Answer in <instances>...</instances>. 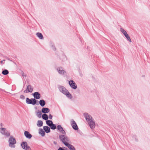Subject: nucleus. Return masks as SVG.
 <instances>
[{"label":"nucleus","instance_id":"f03ea898","mask_svg":"<svg viewBox=\"0 0 150 150\" xmlns=\"http://www.w3.org/2000/svg\"><path fill=\"white\" fill-rule=\"evenodd\" d=\"M9 146L11 148H14L15 147V144L16 143V139L13 137L11 136L8 140Z\"/></svg>","mask_w":150,"mask_h":150},{"label":"nucleus","instance_id":"a211bd4d","mask_svg":"<svg viewBox=\"0 0 150 150\" xmlns=\"http://www.w3.org/2000/svg\"><path fill=\"white\" fill-rule=\"evenodd\" d=\"M43 129L46 133H48L50 131V127L47 126H44L43 127Z\"/></svg>","mask_w":150,"mask_h":150},{"label":"nucleus","instance_id":"f257e3e1","mask_svg":"<svg viewBox=\"0 0 150 150\" xmlns=\"http://www.w3.org/2000/svg\"><path fill=\"white\" fill-rule=\"evenodd\" d=\"M58 88L60 92L65 95L67 97L70 98H71V94L64 87L61 86H59Z\"/></svg>","mask_w":150,"mask_h":150},{"label":"nucleus","instance_id":"5701e85b","mask_svg":"<svg viewBox=\"0 0 150 150\" xmlns=\"http://www.w3.org/2000/svg\"><path fill=\"white\" fill-rule=\"evenodd\" d=\"M43 122L41 120H38L37 123V126L38 127H40L42 126Z\"/></svg>","mask_w":150,"mask_h":150},{"label":"nucleus","instance_id":"b1692460","mask_svg":"<svg viewBox=\"0 0 150 150\" xmlns=\"http://www.w3.org/2000/svg\"><path fill=\"white\" fill-rule=\"evenodd\" d=\"M46 123L47 125L49 126H50V125L52 124H53L52 122V121L49 120H46Z\"/></svg>","mask_w":150,"mask_h":150},{"label":"nucleus","instance_id":"39448f33","mask_svg":"<svg viewBox=\"0 0 150 150\" xmlns=\"http://www.w3.org/2000/svg\"><path fill=\"white\" fill-rule=\"evenodd\" d=\"M37 100L35 99L31 98L29 99L27 98L26 99V103L28 104H32L33 105H35L36 104Z\"/></svg>","mask_w":150,"mask_h":150},{"label":"nucleus","instance_id":"c85d7f7f","mask_svg":"<svg viewBox=\"0 0 150 150\" xmlns=\"http://www.w3.org/2000/svg\"><path fill=\"white\" fill-rule=\"evenodd\" d=\"M51 128L52 129H55L56 128V125L53 124H53H52V125H50V126Z\"/></svg>","mask_w":150,"mask_h":150},{"label":"nucleus","instance_id":"4be33fe9","mask_svg":"<svg viewBox=\"0 0 150 150\" xmlns=\"http://www.w3.org/2000/svg\"><path fill=\"white\" fill-rule=\"evenodd\" d=\"M36 35L40 39H42L43 38V36L42 34L40 33H36Z\"/></svg>","mask_w":150,"mask_h":150},{"label":"nucleus","instance_id":"bb28decb","mask_svg":"<svg viewBox=\"0 0 150 150\" xmlns=\"http://www.w3.org/2000/svg\"><path fill=\"white\" fill-rule=\"evenodd\" d=\"M9 73L8 71L7 70H5L2 71V74L4 75H6Z\"/></svg>","mask_w":150,"mask_h":150},{"label":"nucleus","instance_id":"7c9ffc66","mask_svg":"<svg viewBox=\"0 0 150 150\" xmlns=\"http://www.w3.org/2000/svg\"><path fill=\"white\" fill-rule=\"evenodd\" d=\"M52 115L51 114H50L49 115V118L50 119H52Z\"/></svg>","mask_w":150,"mask_h":150},{"label":"nucleus","instance_id":"f8f14e48","mask_svg":"<svg viewBox=\"0 0 150 150\" xmlns=\"http://www.w3.org/2000/svg\"><path fill=\"white\" fill-rule=\"evenodd\" d=\"M71 124L73 129L75 130H78L79 128L76 122L73 120L71 121Z\"/></svg>","mask_w":150,"mask_h":150},{"label":"nucleus","instance_id":"f704fd0d","mask_svg":"<svg viewBox=\"0 0 150 150\" xmlns=\"http://www.w3.org/2000/svg\"><path fill=\"white\" fill-rule=\"evenodd\" d=\"M3 61H1V64H3Z\"/></svg>","mask_w":150,"mask_h":150},{"label":"nucleus","instance_id":"2eb2a0df","mask_svg":"<svg viewBox=\"0 0 150 150\" xmlns=\"http://www.w3.org/2000/svg\"><path fill=\"white\" fill-rule=\"evenodd\" d=\"M65 146H67L70 150H76L75 148L72 145L69 144H66Z\"/></svg>","mask_w":150,"mask_h":150},{"label":"nucleus","instance_id":"72a5a7b5","mask_svg":"<svg viewBox=\"0 0 150 150\" xmlns=\"http://www.w3.org/2000/svg\"><path fill=\"white\" fill-rule=\"evenodd\" d=\"M53 143L55 145L57 144V142L55 141H54L53 142Z\"/></svg>","mask_w":150,"mask_h":150},{"label":"nucleus","instance_id":"c756f323","mask_svg":"<svg viewBox=\"0 0 150 150\" xmlns=\"http://www.w3.org/2000/svg\"><path fill=\"white\" fill-rule=\"evenodd\" d=\"M20 98L23 100L25 99V97L24 95H22L20 96Z\"/></svg>","mask_w":150,"mask_h":150},{"label":"nucleus","instance_id":"2f4dec72","mask_svg":"<svg viewBox=\"0 0 150 150\" xmlns=\"http://www.w3.org/2000/svg\"><path fill=\"white\" fill-rule=\"evenodd\" d=\"M58 150H65L64 149L62 148V147H59Z\"/></svg>","mask_w":150,"mask_h":150},{"label":"nucleus","instance_id":"9d476101","mask_svg":"<svg viewBox=\"0 0 150 150\" xmlns=\"http://www.w3.org/2000/svg\"><path fill=\"white\" fill-rule=\"evenodd\" d=\"M33 91V88L30 85H28L25 90L24 91L25 93H28L29 92L31 93Z\"/></svg>","mask_w":150,"mask_h":150},{"label":"nucleus","instance_id":"6ab92c4d","mask_svg":"<svg viewBox=\"0 0 150 150\" xmlns=\"http://www.w3.org/2000/svg\"><path fill=\"white\" fill-rule=\"evenodd\" d=\"M39 134L42 137H44L45 134V131L42 129H39Z\"/></svg>","mask_w":150,"mask_h":150},{"label":"nucleus","instance_id":"aec40b11","mask_svg":"<svg viewBox=\"0 0 150 150\" xmlns=\"http://www.w3.org/2000/svg\"><path fill=\"white\" fill-rule=\"evenodd\" d=\"M39 103L41 106L43 107L45 105L46 103L43 100H40L39 101Z\"/></svg>","mask_w":150,"mask_h":150},{"label":"nucleus","instance_id":"20e7f679","mask_svg":"<svg viewBox=\"0 0 150 150\" xmlns=\"http://www.w3.org/2000/svg\"><path fill=\"white\" fill-rule=\"evenodd\" d=\"M56 69L58 73L60 75H64L66 73V71L62 67H57Z\"/></svg>","mask_w":150,"mask_h":150},{"label":"nucleus","instance_id":"c9c22d12","mask_svg":"<svg viewBox=\"0 0 150 150\" xmlns=\"http://www.w3.org/2000/svg\"><path fill=\"white\" fill-rule=\"evenodd\" d=\"M5 60L4 59V60H3V61H5Z\"/></svg>","mask_w":150,"mask_h":150},{"label":"nucleus","instance_id":"dca6fc26","mask_svg":"<svg viewBox=\"0 0 150 150\" xmlns=\"http://www.w3.org/2000/svg\"><path fill=\"white\" fill-rule=\"evenodd\" d=\"M50 111L49 109L47 108H43L41 110V112L44 114L48 113Z\"/></svg>","mask_w":150,"mask_h":150},{"label":"nucleus","instance_id":"4468645a","mask_svg":"<svg viewBox=\"0 0 150 150\" xmlns=\"http://www.w3.org/2000/svg\"><path fill=\"white\" fill-rule=\"evenodd\" d=\"M57 128L58 130H59L61 133L63 134H65V132L60 125H58L57 127Z\"/></svg>","mask_w":150,"mask_h":150},{"label":"nucleus","instance_id":"ddd939ff","mask_svg":"<svg viewBox=\"0 0 150 150\" xmlns=\"http://www.w3.org/2000/svg\"><path fill=\"white\" fill-rule=\"evenodd\" d=\"M33 96L35 98L37 99H39L41 97V95L38 92L34 93L33 94Z\"/></svg>","mask_w":150,"mask_h":150},{"label":"nucleus","instance_id":"9b49d317","mask_svg":"<svg viewBox=\"0 0 150 150\" xmlns=\"http://www.w3.org/2000/svg\"><path fill=\"white\" fill-rule=\"evenodd\" d=\"M69 84L70 86L72 88L74 89H75L77 88V85L75 83L74 81L73 80H71L69 81Z\"/></svg>","mask_w":150,"mask_h":150},{"label":"nucleus","instance_id":"cd10ccee","mask_svg":"<svg viewBox=\"0 0 150 150\" xmlns=\"http://www.w3.org/2000/svg\"><path fill=\"white\" fill-rule=\"evenodd\" d=\"M125 37L126 38L127 40L129 41L130 42H132V40L129 35L127 34V35L125 36Z\"/></svg>","mask_w":150,"mask_h":150},{"label":"nucleus","instance_id":"473e14b6","mask_svg":"<svg viewBox=\"0 0 150 150\" xmlns=\"http://www.w3.org/2000/svg\"><path fill=\"white\" fill-rule=\"evenodd\" d=\"M52 49L53 50H56V49L55 48H54V47L52 46Z\"/></svg>","mask_w":150,"mask_h":150},{"label":"nucleus","instance_id":"393cba45","mask_svg":"<svg viewBox=\"0 0 150 150\" xmlns=\"http://www.w3.org/2000/svg\"><path fill=\"white\" fill-rule=\"evenodd\" d=\"M42 117L43 119L45 120H47L48 119V115L45 114H43L42 116Z\"/></svg>","mask_w":150,"mask_h":150},{"label":"nucleus","instance_id":"6e6552de","mask_svg":"<svg viewBox=\"0 0 150 150\" xmlns=\"http://www.w3.org/2000/svg\"><path fill=\"white\" fill-rule=\"evenodd\" d=\"M0 132L1 134L5 135L7 137L10 136V134L7 131L6 128H0Z\"/></svg>","mask_w":150,"mask_h":150},{"label":"nucleus","instance_id":"0eeeda50","mask_svg":"<svg viewBox=\"0 0 150 150\" xmlns=\"http://www.w3.org/2000/svg\"><path fill=\"white\" fill-rule=\"evenodd\" d=\"M83 115L87 122L91 121V120H93V119L92 118V116L88 113H84L83 114Z\"/></svg>","mask_w":150,"mask_h":150},{"label":"nucleus","instance_id":"412c9836","mask_svg":"<svg viewBox=\"0 0 150 150\" xmlns=\"http://www.w3.org/2000/svg\"><path fill=\"white\" fill-rule=\"evenodd\" d=\"M36 115L39 118H40L41 117L42 113L41 111L38 110V111L35 112Z\"/></svg>","mask_w":150,"mask_h":150},{"label":"nucleus","instance_id":"1a4fd4ad","mask_svg":"<svg viewBox=\"0 0 150 150\" xmlns=\"http://www.w3.org/2000/svg\"><path fill=\"white\" fill-rule=\"evenodd\" d=\"M88 123L91 129H94L96 126V125L94 119L92 120H91V121L88 122Z\"/></svg>","mask_w":150,"mask_h":150},{"label":"nucleus","instance_id":"f3484780","mask_svg":"<svg viewBox=\"0 0 150 150\" xmlns=\"http://www.w3.org/2000/svg\"><path fill=\"white\" fill-rule=\"evenodd\" d=\"M24 135L26 138L28 139H30L32 137V135L27 131H25L24 132Z\"/></svg>","mask_w":150,"mask_h":150},{"label":"nucleus","instance_id":"7ed1b4c3","mask_svg":"<svg viewBox=\"0 0 150 150\" xmlns=\"http://www.w3.org/2000/svg\"><path fill=\"white\" fill-rule=\"evenodd\" d=\"M59 138L65 145L66 144H68L70 141L69 139L67 137L63 135H59Z\"/></svg>","mask_w":150,"mask_h":150},{"label":"nucleus","instance_id":"a878e982","mask_svg":"<svg viewBox=\"0 0 150 150\" xmlns=\"http://www.w3.org/2000/svg\"><path fill=\"white\" fill-rule=\"evenodd\" d=\"M120 30L122 33L123 34L125 35V36L127 34V32L126 31L124 30L123 29L121 28L120 29Z\"/></svg>","mask_w":150,"mask_h":150},{"label":"nucleus","instance_id":"423d86ee","mask_svg":"<svg viewBox=\"0 0 150 150\" xmlns=\"http://www.w3.org/2000/svg\"><path fill=\"white\" fill-rule=\"evenodd\" d=\"M21 145L22 148L24 150H31L30 147L28 145L27 143L26 142H22Z\"/></svg>","mask_w":150,"mask_h":150}]
</instances>
